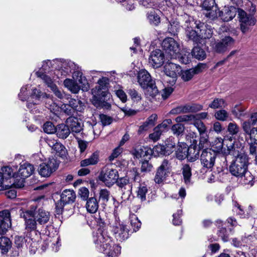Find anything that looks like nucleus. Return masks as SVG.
Here are the masks:
<instances>
[{
	"label": "nucleus",
	"instance_id": "obj_39",
	"mask_svg": "<svg viewBox=\"0 0 257 257\" xmlns=\"http://www.w3.org/2000/svg\"><path fill=\"white\" fill-rule=\"evenodd\" d=\"M186 37L189 40L198 44L199 42V30L197 29H191V31H188L185 32Z\"/></svg>",
	"mask_w": 257,
	"mask_h": 257
},
{
	"label": "nucleus",
	"instance_id": "obj_11",
	"mask_svg": "<svg viewBox=\"0 0 257 257\" xmlns=\"http://www.w3.org/2000/svg\"><path fill=\"white\" fill-rule=\"evenodd\" d=\"M36 209L35 206H32L30 209L22 210L20 213L21 217L25 220V228L27 230H34L37 228L38 223L34 216Z\"/></svg>",
	"mask_w": 257,
	"mask_h": 257
},
{
	"label": "nucleus",
	"instance_id": "obj_14",
	"mask_svg": "<svg viewBox=\"0 0 257 257\" xmlns=\"http://www.w3.org/2000/svg\"><path fill=\"white\" fill-rule=\"evenodd\" d=\"M165 56L164 53L159 49L152 51L149 58V63L153 68L160 67L164 63Z\"/></svg>",
	"mask_w": 257,
	"mask_h": 257
},
{
	"label": "nucleus",
	"instance_id": "obj_46",
	"mask_svg": "<svg viewBox=\"0 0 257 257\" xmlns=\"http://www.w3.org/2000/svg\"><path fill=\"white\" fill-rule=\"evenodd\" d=\"M192 54L195 58L199 60H202L206 57L205 52L200 47H195L192 51Z\"/></svg>",
	"mask_w": 257,
	"mask_h": 257
},
{
	"label": "nucleus",
	"instance_id": "obj_26",
	"mask_svg": "<svg viewBox=\"0 0 257 257\" xmlns=\"http://www.w3.org/2000/svg\"><path fill=\"white\" fill-rule=\"evenodd\" d=\"M75 198L76 195L73 190L65 189L61 195V202L63 204L72 203L74 202Z\"/></svg>",
	"mask_w": 257,
	"mask_h": 257
},
{
	"label": "nucleus",
	"instance_id": "obj_59",
	"mask_svg": "<svg viewBox=\"0 0 257 257\" xmlns=\"http://www.w3.org/2000/svg\"><path fill=\"white\" fill-rule=\"evenodd\" d=\"M239 131V126L235 122H229L227 126V131L232 136L236 135Z\"/></svg>",
	"mask_w": 257,
	"mask_h": 257
},
{
	"label": "nucleus",
	"instance_id": "obj_34",
	"mask_svg": "<svg viewBox=\"0 0 257 257\" xmlns=\"http://www.w3.org/2000/svg\"><path fill=\"white\" fill-rule=\"evenodd\" d=\"M55 133L58 138L65 139L70 135V131L67 124L66 125L62 123L57 125Z\"/></svg>",
	"mask_w": 257,
	"mask_h": 257
},
{
	"label": "nucleus",
	"instance_id": "obj_40",
	"mask_svg": "<svg viewBox=\"0 0 257 257\" xmlns=\"http://www.w3.org/2000/svg\"><path fill=\"white\" fill-rule=\"evenodd\" d=\"M166 154L169 155L172 154L175 149L176 141L174 138L171 137L165 141Z\"/></svg>",
	"mask_w": 257,
	"mask_h": 257
},
{
	"label": "nucleus",
	"instance_id": "obj_19",
	"mask_svg": "<svg viewBox=\"0 0 257 257\" xmlns=\"http://www.w3.org/2000/svg\"><path fill=\"white\" fill-rule=\"evenodd\" d=\"M217 16L221 17L224 22H228L232 20L238 13V10L234 7H224L222 11L218 10Z\"/></svg>",
	"mask_w": 257,
	"mask_h": 257
},
{
	"label": "nucleus",
	"instance_id": "obj_22",
	"mask_svg": "<svg viewBox=\"0 0 257 257\" xmlns=\"http://www.w3.org/2000/svg\"><path fill=\"white\" fill-rule=\"evenodd\" d=\"M202 7L208 11L206 16L211 19H214L217 17V12L218 10L215 0H205L202 4Z\"/></svg>",
	"mask_w": 257,
	"mask_h": 257
},
{
	"label": "nucleus",
	"instance_id": "obj_8",
	"mask_svg": "<svg viewBox=\"0 0 257 257\" xmlns=\"http://www.w3.org/2000/svg\"><path fill=\"white\" fill-rule=\"evenodd\" d=\"M98 178L106 186L110 187L116 182L118 178V174L115 169L106 168L100 172Z\"/></svg>",
	"mask_w": 257,
	"mask_h": 257
},
{
	"label": "nucleus",
	"instance_id": "obj_44",
	"mask_svg": "<svg viewBox=\"0 0 257 257\" xmlns=\"http://www.w3.org/2000/svg\"><path fill=\"white\" fill-rule=\"evenodd\" d=\"M152 155V149L148 147H142L136 150L135 155L137 158L145 157Z\"/></svg>",
	"mask_w": 257,
	"mask_h": 257
},
{
	"label": "nucleus",
	"instance_id": "obj_35",
	"mask_svg": "<svg viewBox=\"0 0 257 257\" xmlns=\"http://www.w3.org/2000/svg\"><path fill=\"white\" fill-rule=\"evenodd\" d=\"M85 207L88 212L95 213L98 209V201L96 198L90 197L87 200Z\"/></svg>",
	"mask_w": 257,
	"mask_h": 257
},
{
	"label": "nucleus",
	"instance_id": "obj_29",
	"mask_svg": "<svg viewBox=\"0 0 257 257\" xmlns=\"http://www.w3.org/2000/svg\"><path fill=\"white\" fill-rule=\"evenodd\" d=\"M199 44H204L207 39L212 37L213 31L211 29L207 28L203 23V26L199 28Z\"/></svg>",
	"mask_w": 257,
	"mask_h": 257
},
{
	"label": "nucleus",
	"instance_id": "obj_53",
	"mask_svg": "<svg viewBox=\"0 0 257 257\" xmlns=\"http://www.w3.org/2000/svg\"><path fill=\"white\" fill-rule=\"evenodd\" d=\"M229 116V114L225 109L216 111L214 113L215 118L220 121H225Z\"/></svg>",
	"mask_w": 257,
	"mask_h": 257
},
{
	"label": "nucleus",
	"instance_id": "obj_17",
	"mask_svg": "<svg viewBox=\"0 0 257 257\" xmlns=\"http://www.w3.org/2000/svg\"><path fill=\"white\" fill-rule=\"evenodd\" d=\"M31 96L36 99V102H29L27 103V107L33 113H37L39 112L37 108V105L39 104L40 99L41 97L45 98L47 96V94L42 92L40 90L37 88H34L32 90Z\"/></svg>",
	"mask_w": 257,
	"mask_h": 257
},
{
	"label": "nucleus",
	"instance_id": "obj_36",
	"mask_svg": "<svg viewBox=\"0 0 257 257\" xmlns=\"http://www.w3.org/2000/svg\"><path fill=\"white\" fill-rule=\"evenodd\" d=\"M64 85L73 93H77L80 90V86L73 79H66L64 81Z\"/></svg>",
	"mask_w": 257,
	"mask_h": 257
},
{
	"label": "nucleus",
	"instance_id": "obj_50",
	"mask_svg": "<svg viewBox=\"0 0 257 257\" xmlns=\"http://www.w3.org/2000/svg\"><path fill=\"white\" fill-rule=\"evenodd\" d=\"M184 125L179 122L173 125L171 127L173 134L177 136H182L184 132Z\"/></svg>",
	"mask_w": 257,
	"mask_h": 257
},
{
	"label": "nucleus",
	"instance_id": "obj_13",
	"mask_svg": "<svg viewBox=\"0 0 257 257\" xmlns=\"http://www.w3.org/2000/svg\"><path fill=\"white\" fill-rule=\"evenodd\" d=\"M34 166L28 163H24L20 165L17 175V177L21 178L20 184L16 185H18V187H21L23 186L24 180L25 178L30 176L34 172Z\"/></svg>",
	"mask_w": 257,
	"mask_h": 257
},
{
	"label": "nucleus",
	"instance_id": "obj_7",
	"mask_svg": "<svg viewBox=\"0 0 257 257\" xmlns=\"http://www.w3.org/2000/svg\"><path fill=\"white\" fill-rule=\"evenodd\" d=\"M115 220L111 225L112 231L117 240L122 241L128 237V229L120 221L119 217L114 215Z\"/></svg>",
	"mask_w": 257,
	"mask_h": 257
},
{
	"label": "nucleus",
	"instance_id": "obj_37",
	"mask_svg": "<svg viewBox=\"0 0 257 257\" xmlns=\"http://www.w3.org/2000/svg\"><path fill=\"white\" fill-rule=\"evenodd\" d=\"M4 179L7 182L8 180L11 179L12 177L15 178H17L16 173H14L13 169L9 166H4L2 168L1 172H0Z\"/></svg>",
	"mask_w": 257,
	"mask_h": 257
},
{
	"label": "nucleus",
	"instance_id": "obj_15",
	"mask_svg": "<svg viewBox=\"0 0 257 257\" xmlns=\"http://www.w3.org/2000/svg\"><path fill=\"white\" fill-rule=\"evenodd\" d=\"M170 164L167 160H164L161 165L158 167L154 177V181L156 183L161 184L166 179V172L169 170Z\"/></svg>",
	"mask_w": 257,
	"mask_h": 257
},
{
	"label": "nucleus",
	"instance_id": "obj_56",
	"mask_svg": "<svg viewBox=\"0 0 257 257\" xmlns=\"http://www.w3.org/2000/svg\"><path fill=\"white\" fill-rule=\"evenodd\" d=\"M152 154H153L155 156H160V155H167L166 154V150L165 146L162 145H157L155 146L153 149Z\"/></svg>",
	"mask_w": 257,
	"mask_h": 257
},
{
	"label": "nucleus",
	"instance_id": "obj_25",
	"mask_svg": "<svg viewBox=\"0 0 257 257\" xmlns=\"http://www.w3.org/2000/svg\"><path fill=\"white\" fill-rule=\"evenodd\" d=\"M66 122L73 133H78L82 130V125L77 117L70 116L66 119Z\"/></svg>",
	"mask_w": 257,
	"mask_h": 257
},
{
	"label": "nucleus",
	"instance_id": "obj_3",
	"mask_svg": "<svg viewBox=\"0 0 257 257\" xmlns=\"http://www.w3.org/2000/svg\"><path fill=\"white\" fill-rule=\"evenodd\" d=\"M108 84V79L102 77L98 81V85L91 90L93 96L91 101L97 108L108 109L110 107V104L105 100L108 95L107 88Z\"/></svg>",
	"mask_w": 257,
	"mask_h": 257
},
{
	"label": "nucleus",
	"instance_id": "obj_31",
	"mask_svg": "<svg viewBox=\"0 0 257 257\" xmlns=\"http://www.w3.org/2000/svg\"><path fill=\"white\" fill-rule=\"evenodd\" d=\"M242 127L244 133L249 136V142L257 144V127H249V124L247 123Z\"/></svg>",
	"mask_w": 257,
	"mask_h": 257
},
{
	"label": "nucleus",
	"instance_id": "obj_42",
	"mask_svg": "<svg viewBox=\"0 0 257 257\" xmlns=\"http://www.w3.org/2000/svg\"><path fill=\"white\" fill-rule=\"evenodd\" d=\"M187 157L188 160L191 162L196 161L199 156V151L196 147H190L188 148Z\"/></svg>",
	"mask_w": 257,
	"mask_h": 257
},
{
	"label": "nucleus",
	"instance_id": "obj_27",
	"mask_svg": "<svg viewBox=\"0 0 257 257\" xmlns=\"http://www.w3.org/2000/svg\"><path fill=\"white\" fill-rule=\"evenodd\" d=\"M188 147L185 143L178 142L176 156L178 159L183 160L186 158L188 155Z\"/></svg>",
	"mask_w": 257,
	"mask_h": 257
},
{
	"label": "nucleus",
	"instance_id": "obj_58",
	"mask_svg": "<svg viewBox=\"0 0 257 257\" xmlns=\"http://www.w3.org/2000/svg\"><path fill=\"white\" fill-rule=\"evenodd\" d=\"M257 123V112L251 113L249 119L244 121L242 124V127H243L245 124H249V127L255 125Z\"/></svg>",
	"mask_w": 257,
	"mask_h": 257
},
{
	"label": "nucleus",
	"instance_id": "obj_41",
	"mask_svg": "<svg viewBox=\"0 0 257 257\" xmlns=\"http://www.w3.org/2000/svg\"><path fill=\"white\" fill-rule=\"evenodd\" d=\"M227 105L225 100L221 98H215L209 104V107L212 109L224 108Z\"/></svg>",
	"mask_w": 257,
	"mask_h": 257
},
{
	"label": "nucleus",
	"instance_id": "obj_57",
	"mask_svg": "<svg viewBox=\"0 0 257 257\" xmlns=\"http://www.w3.org/2000/svg\"><path fill=\"white\" fill-rule=\"evenodd\" d=\"M186 112H195L203 109V106L199 104H186Z\"/></svg>",
	"mask_w": 257,
	"mask_h": 257
},
{
	"label": "nucleus",
	"instance_id": "obj_64",
	"mask_svg": "<svg viewBox=\"0 0 257 257\" xmlns=\"http://www.w3.org/2000/svg\"><path fill=\"white\" fill-rule=\"evenodd\" d=\"M99 118L103 125L105 126L111 124L113 119L111 117L104 114L99 115Z\"/></svg>",
	"mask_w": 257,
	"mask_h": 257
},
{
	"label": "nucleus",
	"instance_id": "obj_47",
	"mask_svg": "<svg viewBox=\"0 0 257 257\" xmlns=\"http://www.w3.org/2000/svg\"><path fill=\"white\" fill-rule=\"evenodd\" d=\"M117 186L121 188V191L123 192V190L132 189V186L129 182V180L126 178H120L116 180Z\"/></svg>",
	"mask_w": 257,
	"mask_h": 257
},
{
	"label": "nucleus",
	"instance_id": "obj_45",
	"mask_svg": "<svg viewBox=\"0 0 257 257\" xmlns=\"http://www.w3.org/2000/svg\"><path fill=\"white\" fill-rule=\"evenodd\" d=\"M46 100H45V106L49 109L50 111L55 113V111L58 110V106L56 103L54 102L53 98L51 97L45 96Z\"/></svg>",
	"mask_w": 257,
	"mask_h": 257
},
{
	"label": "nucleus",
	"instance_id": "obj_60",
	"mask_svg": "<svg viewBox=\"0 0 257 257\" xmlns=\"http://www.w3.org/2000/svg\"><path fill=\"white\" fill-rule=\"evenodd\" d=\"M148 189L146 186L142 185L140 186L138 191L137 197L141 199V201L146 200V195Z\"/></svg>",
	"mask_w": 257,
	"mask_h": 257
},
{
	"label": "nucleus",
	"instance_id": "obj_10",
	"mask_svg": "<svg viewBox=\"0 0 257 257\" xmlns=\"http://www.w3.org/2000/svg\"><path fill=\"white\" fill-rule=\"evenodd\" d=\"M238 16L240 30L244 34L248 32L250 27L255 24L256 20L253 16L247 15L242 10L238 9Z\"/></svg>",
	"mask_w": 257,
	"mask_h": 257
},
{
	"label": "nucleus",
	"instance_id": "obj_63",
	"mask_svg": "<svg viewBox=\"0 0 257 257\" xmlns=\"http://www.w3.org/2000/svg\"><path fill=\"white\" fill-rule=\"evenodd\" d=\"M139 2L140 5L146 8L156 9L157 8V4L152 0H139Z\"/></svg>",
	"mask_w": 257,
	"mask_h": 257
},
{
	"label": "nucleus",
	"instance_id": "obj_18",
	"mask_svg": "<svg viewBox=\"0 0 257 257\" xmlns=\"http://www.w3.org/2000/svg\"><path fill=\"white\" fill-rule=\"evenodd\" d=\"M226 148H224L222 151V153L225 155H231L236 158L238 156L242 154H246L243 152H241L240 147H237V144L231 143V140H226Z\"/></svg>",
	"mask_w": 257,
	"mask_h": 257
},
{
	"label": "nucleus",
	"instance_id": "obj_20",
	"mask_svg": "<svg viewBox=\"0 0 257 257\" xmlns=\"http://www.w3.org/2000/svg\"><path fill=\"white\" fill-rule=\"evenodd\" d=\"M184 23L182 25V27L185 30V32L188 31H191V29L199 28L203 26V23L200 21H196L194 18L188 15L183 16Z\"/></svg>",
	"mask_w": 257,
	"mask_h": 257
},
{
	"label": "nucleus",
	"instance_id": "obj_33",
	"mask_svg": "<svg viewBox=\"0 0 257 257\" xmlns=\"http://www.w3.org/2000/svg\"><path fill=\"white\" fill-rule=\"evenodd\" d=\"M36 75L38 77L41 78L44 81V83L50 88L55 85L53 82V80H55V78H56V75L55 74V75L56 77L54 76L51 78L50 77V75H51V74H50V75H48L46 74V73H44L41 70H40L36 72Z\"/></svg>",
	"mask_w": 257,
	"mask_h": 257
},
{
	"label": "nucleus",
	"instance_id": "obj_12",
	"mask_svg": "<svg viewBox=\"0 0 257 257\" xmlns=\"http://www.w3.org/2000/svg\"><path fill=\"white\" fill-rule=\"evenodd\" d=\"M216 157L215 151L210 149L203 150L200 156L201 165L204 168H212L214 165Z\"/></svg>",
	"mask_w": 257,
	"mask_h": 257
},
{
	"label": "nucleus",
	"instance_id": "obj_16",
	"mask_svg": "<svg viewBox=\"0 0 257 257\" xmlns=\"http://www.w3.org/2000/svg\"><path fill=\"white\" fill-rule=\"evenodd\" d=\"M205 67L206 64L199 63L194 68L188 70H182L181 71L180 76L184 81H189L192 78L194 75L201 72Z\"/></svg>",
	"mask_w": 257,
	"mask_h": 257
},
{
	"label": "nucleus",
	"instance_id": "obj_52",
	"mask_svg": "<svg viewBox=\"0 0 257 257\" xmlns=\"http://www.w3.org/2000/svg\"><path fill=\"white\" fill-rule=\"evenodd\" d=\"M131 225L134 231L138 230L141 226V222L136 215L133 214L130 216Z\"/></svg>",
	"mask_w": 257,
	"mask_h": 257
},
{
	"label": "nucleus",
	"instance_id": "obj_54",
	"mask_svg": "<svg viewBox=\"0 0 257 257\" xmlns=\"http://www.w3.org/2000/svg\"><path fill=\"white\" fill-rule=\"evenodd\" d=\"M244 108L240 104H236L232 107L231 112L236 118H239L242 115Z\"/></svg>",
	"mask_w": 257,
	"mask_h": 257
},
{
	"label": "nucleus",
	"instance_id": "obj_28",
	"mask_svg": "<svg viewBox=\"0 0 257 257\" xmlns=\"http://www.w3.org/2000/svg\"><path fill=\"white\" fill-rule=\"evenodd\" d=\"M99 160V152L95 151L88 158L81 161L80 166L82 167L97 164Z\"/></svg>",
	"mask_w": 257,
	"mask_h": 257
},
{
	"label": "nucleus",
	"instance_id": "obj_62",
	"mask_svg": "<svg viewBox=\"0 0 257 257\" xmlns=\"http://www.w3.org/2000/svg\"><path fill=\"white\" fill-rule=\"evenodd\" d=\"M122 151L123 149L120 146H118L117 147L115 148L108 157L109 161L111 162L117 158L122 153Z\"/></svg>",
	"mask_w": 257,
	"mask_h": 257
},
{
	"label": "nucleus",
	"instance_id": "obj_48",
	"mask_svg": "<svg viewBox=\"0 0 257 257\" xmlns=\"http://www.w3.org/2000/svg\"><path fill=\"white\" fill-rule=\"evenodd\" d=\"M68 104L75 111L81 112L83 109L82 103L78 99L70 98Z\"/></svg>",
	"mask_w": 257,
	"mask_h": 257
},
{
	"label": "nucleus",
	"instance_id": "obj_24",
	"mask_svg": "<svg viewBox=\"0 0 257 257\" xmlns=\"http://www.w3.org/2000/svg\"><path fill=\"white\" fill-rule=\"evenodd\" d=\"M34 216L39 225L46 224L49 221L50 218L49 212L40 208L36 212L34 211Z\"/></svg>",
	"mask_w": 257,
	"mask_h": 257
},
{
	"label": "nucleus",
	"instance_id": "obj_9",
	"mask_svg": "<svg viewBox=\"0 0 257 257\" xmlns=\"http://www.w3.org/2000/svg\"><path fill=\"white\" fill-rule=\"evenodd\" d=\"M59 162L55 158H49L41 164L38 168L39 174L44 177H49L58 168Z\"/></svg>",
	"mask_w": 257,
	"mask_h": 257
},
{
	"label": "nucleus",
	"instance_id": "obj_1",
	"mask_svg": "<svg viewBox=\"0 0 257 257\" xmlns=\"http://www.w3.org/2000/svg\"><path fill=\"white\" fill-rule=\"evenodd\" d=\"M249 158L247 154H242L235 158L229 166V170L232 175L240 179L243 185H253L254 177L248 171Z\"/></svg>",
	"mask_w": 257,
	"mask_h": 257
},
{
	"label": "nucleus",
	"instance_id": "obj_30",
	"mask_svg": "<svg viewBox=\"0 0 257 257\" xmlns=\"http://www.w3.org/2000/svg\"><path fill=\"white\" fill-rule=\"evenodd\" d=\"M216 225L218 227H221L218 231L217 234L219 237H220L221 239L226 242L228 240L230 233L231 232V229H230L229 230H227L224 227H223V223L221 220H217L216 221Z\"/></svg>",
	"mask_w": 257,
	"mask_h": 257
},
{
	"label": "nucleus",
	"instance_id": "obj_4",
	"mask_svg": "<svg viewBox=\"0 0 257 257\" xmlns=\"http://www.w3.org/2000/svg\"><path fill=\"white\" fill-rule=\"evenodd\" d=\"M138 82L142 88L146 89L147 95L154 97L158 93L155 81L152 79L150 74L146 70H141L139 71Z\"/></svg>",
	"mask_w": 257,
	"mask_h": 257
},
{
	"label": "nucleus",
	"instance_id": "obj_61",
	"mask_svg": "<svg viewBox=\"0 0 257 257\" xmlns=\"http://www.w3.org/2000/svg\"><path fill=\"white\" fill-rule=\"evenodd\" d=\"M43 130L47 134H53L55 133L56 127L50 121L45 122L43 125Z\"/></svg>",
	"mask_w": 257,
	"mask_h": 257
},
{
	"label": "nucleus",
	"instance_id": "obj_6",
	"mask_svg": "<svg viewBox=\"0 0 257 257\" xmlns=\"http://www.w3.org/2000/svg\"><path fill=\"white\" fill-rule=\"evenodd\" d=\"M162 47L168 58L177 59L179 57L180 51V45L173 38L165 39L162 42Z\"/></svg>",
	"mask_w": 257,
	"mask_h": 257
},
{
	"label": "nucleus",
	"instance_id": "obj_2",
	"mask_svg": "<svg viewBox=\"0 0 257 257\" xmlns=\"http://www.w3.org/2000/svg\"><path fill=\"white\" fill-rule=\"evenodd\" d=\"M93 241L97 249L105 257H117L120 253L121 247L114 243L106 230L98 229L93 236Z\"/></svg>",
	"mask_w": 257,
	"mask_h": 257
},
{
	"label": "nucleus",
	"instance_id": "obj_23",
	"mask_svg": "<svg viewBox=\"0 0 257 257\" xmlns=\"http://www.w3.org/2000/svg\"><path fill=\"white\" fill-rule=\"evenodd\" d=\"M234 42V39L231 37H225L215 44L214 49L217 52H223L227 49L228 47L231 46Z\"/></svg>",
	"mask_w": 257,
	"mask_h": 257
},
{
	"label": "nucleus",
	"instance_id": "obj_38",
	"mask_svg": "<svg viewBox=\"0 0 257 257\" xmlns=\"http://www.w3.org/2000/svg\"><path fill=\"white\" fill-rule=\"evenodd\" d=\"M11 247L12 242L9 238L4 236L0 237V249L2 253L8 252Z\"/></svg>",
	"mask_w": 257,
	"mask_h": 257
},
{
	"label": "nucleus",
	"instance_id": "obj_43",
	"mask_svg": "<svg viewBox=\"0 0 257 257\" xmlns=\"http://www.w3.org/2000/svg\"><path fill=\"white\" fill-rule=\"evenodd\" d=\"M182 171L185 184L190 183L192 176L191 167L188 164H184L182 168Z\"/></svg>",
	"mask_w": 257,
	"mask_h": 257
},
{
	"label": "nucleus",
	"instance_id": "obj_5",
	"mask_svg": "<svg viewBox=\"0 0 257 257\" xmlns=\"http://www.w3.org/2000/svg\"><path fill=\"white\" fill-rule=\"evenodd\" d=\"M53 65H56L55 67L54 74L56 75V78H61L66 76L71 72V70L74 68V63L68 60L61 59H56L53 60Z\"/></svg>",
	"mask_w": 257,
	"mask_h": 257
},
{
	"label": "nucleus",
	"instance_id": "obj_21",
	"mask_svg": "<svg viewBox=\"0 0 257 257\" xmlns=\"http://www.w3.org/2000/svg\"><path fill=\"white\" fill-rule=\"evenodd\" d=\"M181 70L180 67L173 63H167L164 66V72L166 76L172 78V83H175Z\"/></svg>",
	"mask_w": 257,
	"mask_h": 257
},
{
	"label": "nucleus",
	"instance_id": "obj_49",
	"mask_svg": "<svg viewBox=\"0 0 257 257\" xmlns=\"http://www.w3.org/2000/svg\"><path fill=\"white\" fill-rule=\"evenodd\" d=\"M56 154L62 158L66 156L67 154V150L65 147L60 143L58 142L52 148Z\"/></svg>",
	"mask_w": 257,
	"mask_h": 257
},
{
	"label": "nucleus",
	"instance_id": "obj_51",
	"mask_svg": "<svg viewBox=\"0 0 257 257\" xmlns=\"http://www.w3.org/2000/svg\"><path fill=\"white\" fill-rule=\"evenodd\" d=\"M127 93L134 102H139L142 99V95L134 89H129Z\"/></svg>",
	"mask_w": 257,
	"mask_h": 257
},
{
	"label": "nucleus",
	"instance_id": "obj_32",
	"mask_svg": "<svg viewBox=\"0 0 257 257\" xmlns=\"http://www.w3.org/2000/svg\"><path fill=\"white\" fill-rule=\"evenodd\" d=\"M160 13L161 12L158 10H152L147 13V19L150 24L158 26L160 23L161 19L159 16Z\"/></svg>",
	"mask_w": 257,
	"mask_h": 257
},
{
	"label": "nucleus",
	"instance_id": "obj_55",
	"mask_svg": "<svg viewBox=\"0 0 257 257\" xmlns=\"http://www.w3.org/2000/svg\"><path fill=\"white\" fill-rule=\"evenodd\" d=\"M226 140L223 141L221 138H217L215 139L213 146L216 149V152L221 151L222 153V151L224 149L223 145H226V143L225 142Z\"/></svg>",
	"mask_w": 257,
	"mask_h": 257
}]
</instances>
